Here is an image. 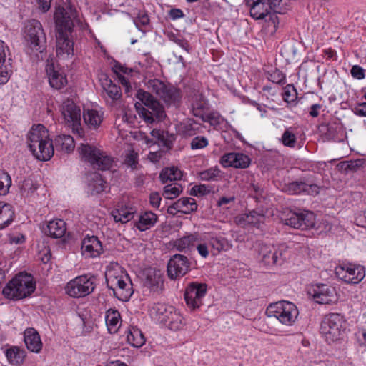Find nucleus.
<instances>
[{
	"label": "nucleus",
	"instance_id": "nucleus-34",
	"mask_svg": "<svg viewBox=\"0 0 366 366\" xmlns=\"http://www.w3.org/2000/svg\"><path fill=\"white\" fill-rule=\"evenodd\" d=\"M83 119L89 128L97 129L102 122V113L96 109H84Z\"/></svg>",
	"mask_w": 366,
	"mask_h": 366
},
{
	"label": "nucleus",
	"instance_id": "nucleus-35",
	"mask_svg": "<svg viewBox=\"0 0 366 366\" xmlns=\"http://www.w3.org/2000/svg\"><path fill=\"white\" fill-rule=\"evenodd\" d=\"M14 212L10 204L0 202V229L8 227L14 220Z\"/></svg>",
	"mask_w": 366,
	"mask_h": 366
},
{
	"label": "nucleus",
	"instance_id": "nucleus-41",
	"mask_svg": "<svg viewBox=\"0 0 366 366\" xmlns=\"http://www.w3.org/2000/svg\"><path fill=\"white\" fill-rule=\"evenodd\" d=\"M120 320V314L117 310L109 309L106 314L105 320L110 332H116Z\"/></svg>",
	"mask_w": 366,
	"mask_h": 366
},
{
	"label": "nucleus",
	"instance_id": "nucleus-14",
	"mask_svg": "<svg viewBox=\"0 0 366 366\" xmlns=\"http://www.w3.org/2000/svg\"><path fill=\"white\" fill-rule=\"evenodd\" d=\"M335 274L347 283L357 284L365 277V269L360 264H344L335 268Z\"/></svg>",
	"mask_w": 366,
	"mask_h": 366
},
{
	"label": "nucleus",
	"instance_id": "nucleus-33",
	"mask_svg": "<svg viewBox=\"0 0 366 366\" xmlns=\"http://www.w3.org/2000/svg\"><path fill=\"white\" fill-rule=\"evenodd\" d=\"M321 131L324 133L327 140H338L339 134L343 133V127L337 121H333L322 125Z\"/></svg>",
	"mask_w": 366,
	"mask_h": 366
},
{
	"label": "nucleus",
	"instance_id": "nucleus-62",
	"mask_svg": "<svg viewBox=\"0 0 366 366\" xmlns=\"http://www.w3.org/2000/svg\"><path fill=\"white\" fill-rule=\"evenodd\" d=\"M124 162L127 165L134 169L137 164V154L134 152L129 153L126 156Z\"/></svg>",
	"mask_w": 366,
	"mask_h": 366
},
{
	"label": "nucleus",
	"instance_id": "nucleus-53",
	"mask_svg": "<svg viewBox=\"0 0 366 366\" xmlns=\"http://www.w3.org/2000/svg\"><path fill=\"white\" fill-rule=\"evenodd\" d=\"M247 218L249 223L252 224L254 226H259V224L263 222L264 216L256 211H252L247 216Z\"/></svg>",
	"mask_w": 366,
	"mask_h": 366
},
{
	"label": "nucleus",
	"instance_id": "nucleus-11",
	"mask_svg": "<svg viewBox=\"0 0 366 366\" xmlns=\"http://www.w3.org/2000/svg\"><path fill=\"white\" fill-rule=\"evenodd\" d=\"M152 311L171 330L176 331L182 328L183 317L172 306L157 304L152 307Z\"/></svg>",
	"mask_w": 366,
	"mask_h": 366
},
{
	"label": "nucleus",
	"instance_id": "nucleus-18",
	"mask_svg": "<svg viewBox=\"0 0 366 366\" xmlns=\"http://www.w3.org/2000/svg\"><path fill=\"white\" fill-rule=\"evenodd\" d=\"M251 16L257 20L265 19L268 22V25H272L274 31H276L279 24L278 17L276 14L271 13L267 3L265 1L259 4L252 2V6L249 7Z\"/></svg>",
	"mask_w": 366,
	"mask_h": 366
},
{
	"label": "nucleus",
	"instance_id": "nucleus-3",
	"mask_svg": "<svg viewBox=\"0 0 366 366\" xmlns=\"http://www.w3.org/2000/svg\"><path fill=\"white\" fill-rule=\"evenodd\" d=\"M36 289V282L31 274L20 272L4 287L3 295L10 300H19L30 296Z\"/></svg>",
	"mask_w": 366,
	"mask_h": 366
},
{
	"label": "nucleus",
	"instance_id": "nucleus-28",
	"mask_svg": "<svg viewBox=\"0 0 366 366\" xmlns=\"http://www.w3.org/2000/svg\"><path fill=\"white\" fill-rule=\"evenodd\" d=\"M24 342L29 350L39 352L42 347V342L38 332L34 328H28L24 332Z\"/></svg>",
	"mask_w": 366,
	"mask_h": 366
},
{
	"label": "nucleus",
	"instance_id": "nucleus-48",
	"mask_svg": "<svg viewBox=\"0 0 366 366\" xmlns=\"http://www.w3.org/2000/svg\"><path fill=\"white\" fill-rule=\"evenodd\" d=\"M169 39L182 48L187 53H189L192 50V47L190 46L188 41L182 37L180 35L171 34L169 36Z\"/></svg>",
	"mask_w": 366,
	"mask_h": 366
},
{
	"label": "nucleus",
	"instance_id": "nucleus-29",
	"mask_svg": "<svg viewBox=\"0 0 366 366\" xmlns=\"http://www.w3.org/2000/svg\"><path fill=\"white\" fill-rule=\"evenodd\" d=\"M152 137L155 139L154 144L157 143L167 149H171L173 147V143L176 139L174 134H170L168 132L154 129L150 132Z\"/></svg>",
	"mask_w": 366,
	"mask_h": 366
},
{
	"label": "nucleus",
	"instance_id": "nucleus-47",
	"mask_svg": "<svg viewBox=\"0 0 366 366\" xmlns=\"http://www.w3.org/2000/svg\"><path fill=\"white\" fill-rule=\"evenodd\" d=\"M220 170L217 168H210L199 173V178L204 181H215L220 177Z\"/></svg>",
	"mask_w": 366,
	"mask_h": 366
},
{
	"label": "nucleus",
	"instance_id": "nucleus-51",
	"mask_svg": "<svg viewBox=\"0 0 366 366\" xmlns=\"http://www.w3.org/2000/svg\"><path fill=\"white\" fill-rule=\"evenodd\" d=\"M134 22L137 28L139 29L140 26H147L149 24V18L148 14L144 11H139L137 14Z\"/></svg>",
	"mask_w": 366,
	"mask_h": 366
},
{
	"label": "nucleus",
	"instance_id": "nucleus-46",
	"mask_svg": "<svg viewBox=\"0 0 366 366\" xmlns=\"http://www.w3.org/2000/svg\"><path fill=\"white\" fill-rule=\"evenodd\" d=\"M11 185V179L10 175L7 172L0 170V194L7 193Z\"/></svg>",
	"mask_w": 366,
	"mask_h": 366
},
{
	"label": "nucleus",
	"instance_id": "nucleus-10",
	"mask_svg": "<svg viewBox=\"0 0 366 366\" xmlns=\"http://www.w3.org/2000/svg\"><path fill=\"white\" fill-rule=\"evenodd\" d=\"M95 280L96 277L92 274L78 276L67 283L66 292L73 297H85L94 291Z\"/></svg>",
	"mask_w": 366,
	"mask_h": 366
},
{
	"label": "nucleus",
	"instance_id": "nucleus-56",
	"mask_svg": "<svg viewBox=\"0 0 366 366\" xmlns=\"http://www.w3.org/2000/svg\"><path fill=\"white\" fill-rule=\"evenodd\" d=\"M269 80L277 84H284L286 81L285 74L277 69L269 74Z\"/></svg>",
	"mask_w": 366,
	"mask_h": 366
},
{
	"label": "nucleus",
	"instance_id": "nucleus-31",
	"mask_svg": "<svg viewBox=\"0 0 366 366\" xmlns=\"http://www.w3.org/2000/svg\"><path fill=\"white\" fill-rule=\"evenodd\" d=\"M66 232V222L60 219L50 221L47 224V230L45 232L51 237L54 239L61 238Z\"/></svg>",
	"mask_w": 366,
	"mask_h": 366
},
{
	"label": "nucleus",
	"instance_id": "nucleus-22",
	"mask_svg": "<svg viewBox=\"0 0 366 366\" xmlns=\"http://www.w3.org/2000/svg\"><path fill=\"white\" fill-rule=\"evenodd\" d=\"M144 286L154 292H159L164 289L162 272L154 268H149L144 271Z\"/></svg>",
	"mask_w": 366,
	"mask_h": 366
},
{
	"label": "nucleus",
	"instance_id": "nucleus-8",
	"mask_svg": "<svg viewBox=\"0 0 366 366\" xmlns=\"http://www.w3.org/2000/svg\"><path fill=\"white\" fill-rule=\"evenodd\" d=\"M147 88L167 105H177L181 100L182 94L179 89L171 84H166L157 79H149L146 84Z\"/></svg>",
	"mask_w": 366,
	"mask_h": 366
},
{
	"label": "nucleus",
	"instance_id": "nucleus-5",
	"mask_svg": "<svg viewBox=\"0 0 366 366\" xmlns=\"http://www.w3.org/2000/svg\"><path fill=\"white\" fill-rule=\"evenodd\" d=\"M107 287L113 291L114 295L121 301H127L133 294L132 283L127 274H119L114 270L106 272Z\"/></svg>",
	"mask_w": 366,
	"mask_h": 366
},
{
	"label": "nucleus",
	"instance_id": "nucleus-15",
	"mask_svg": "<svg viewBox=\"0 0 366 366\" xmlns=\"http://www.w3.org/2000/svg\"><path fill=\"white\" fill-rule=\"evenodd\" d=\"M191 262L182 254L173 255L167 263V275L172 280H176L184 276L189 270Z\"/></svg>",
	"mask_w": 366,
	"mask_h": 366
},
{
	"label": "nucleus",
	"instance_id": "nucleus-23",
	"mask_svg": "<svg viewBox=\"0 0 366 366\" xmlns=\"http://www.w3.org/2000/svg\"><path fill=\"white\" fill-rule=\"evenodd\" d=\"M224 167H232L234 168L245 169L250 163V158L242 153L231 152L224 154L220 160Z\"/></svg>",
	"mask_w": 366,
	"mask_h": 366
},
{
	"label": "nucleus",
	"instance_id": "nucleus-12",
	"mask_svg": "<svg viewBox=\"0 0 366 366\" xmlns=\"http://www.w3.org/2000/svg\"><path fill=\"white\" fill-rule=\"evenodd\" d=\"M282 221L286 224L295 229H308L315 226V215L312 212L298 209L289 211Z\"/></svg>",
	"mask_w": 366,
	"mask_h": 366
},
{
	"label": "nucleus",
	"instance_id": "nucleus-37",
	"mask_svg": "<svg viewBox=\"0 0 366 366\" xmlns=\"http://www.w3.org/2000/svg\"><path fill=\"white\" fill-rule=\"evenodd\" d=\"M89 187L92 194H98L105 191L107 187V183L103 179L100 174L94 172L92 175Z\"/></svg>",
	"mask_w": 366,
	"mask_h": 366
},
{
	"label": "nucleus",
	"instance_id": "nucleus-7",
	"mask_svg": "<svg viewBox=\"0 0 366 366\" xmlns=\"http://www.w3.org/2000/svg\"><path fill=\"white\" fill-rule=\"evenodd\" d=\"M269 317H275L282 324L292 325L296 320L299 312L296 305L288 301L271 303L266 310Z\"/></svg>",
	"mask_w": 366,
	"mask_h": 366
},
{
	"label": "nucleus",
	"instance_id": "nucleus-60",
	"mask_svg": "<svg viewBox=\"0 0 366 366\" xmlns=\"http://www.w3.org/2000/svg\"><path fill=\"white\" fill-rule=\"evenodd\" d=\"M355 221L357 226L366 228V210L357 212L355 214Z\"/></svg>",
	"mask_w": 366,
	"mask_h": 366
},
{
	"label": "nucleus",
	"instance_id": "nucleus-30",
	"mask_svg": "<svg viewBox=\"0 0 366 366\" xmlns=\"http://www.w3.org/2000/svg\"><path fill=\"white\" fill-rule=\"evenodd\" d=\"M204 126L197 121L189 119L182 123L179 127L180 133L184 137H193L203 132Z\"/></svg>",
	"mask_w": 366,
	"mask_h": 366
},
{
	"label": "nucleus",
	"instance_id": "nucleus-36",
	"mask_svg": "<svg viewBox=\"0 0 366 366\" xmlns=\"http://www.w3.org/2000/svg\"><path fill=\"white\" fill-rule=\"evenodd\" d=\"M157 221V214L152 212H146L139 217L135 225L139 230L144 232L152 227Z\"/></svg>",
	"mask_w": 366,
	"mask_h": 366
},
{
	"label": "nucleus",
	"instance_id": "nucleus-61",
	"mask_svg": "<svg viewBox=\"0 0 366 366\" xmlns=\"http://www.w3.org/2000/svg\"><path fill=\"white\" fill-rule=\"evenodd\" d=\"M352 77L357 79H362L365 78V70L358 65H355L350 71Z\"/></svg>",
	"mask_w": 366,
	"mask_h": 366
},
{
	"label": "nucleus",
	"instance_id": "nucleus-40",
	"mask_svg": "<svg viewBox=\"0 0 366 366\" xmlns=\"http://www.w3.org/2000/svg\"><path fill=\"white\" fill-rule=\"evenodd\" d=\"M6 356L9 362L15 365L22 363L24 359V352L16 347L6 350Z\"/></svg>",
	"mask_w": 366,
	"mask_h": 366
},
{
	"label": "nucleus",
	"instance_id": "nucleus-59",
	"mask_svg": "<svg viewBox=\"0 0 366 366\" xmlns=\"http://www.w3.org/2000/svg\"><path fill=\"white\" fill-rule=\"evenodd\" d=\"M52 0H34L35 6L43 13L47 12L50 8Z\"/></svg>",
	"mask_w": 366,
	"mask_h": 366
},
{
	"label": "nucleus",
	"instance_id": "nucleus-42",
	"mask_svg": "<svg viewBox=\"0 0 366 366\" xmlns=\"http://www.w3.org/2000/svg\"><path fill=\"white\" fill-rule=\"evenodd\" d=\"M269 8L273 14H285L289 9L290 0H267Z\"/></svg>",
	"mask_w": 366,
	"mask_h": 366
},
{
	"label": "nucleus",
	"instance_id": "nucleus-4",
	"mask_svg": "<svg viewBox=\"0 0 366 366\" xmlns=\"http://www.w3.org/2000/svg\"><path fill=\"white\" fill-rule=\"evenodd\" d=\"M78 149L84 161L89 162L94 169L106 171L113 167L114 158L103 150L88 144H81Z\"/></svg>",
	"mask_w": 366,
	"mask_h": 366
},
{
	"label": "nucleus",
	"instance_id": "nucleus-13",
	"mask_svg": "<svg viewBox=\"0 0 366 366\" xmlns=\"http://www.w3.org/2000/svg\"><path fill=\"white\" fill-rule=\"evenodd\" d=\"M61 111L65 122L69 126H71L73 130L80 134L82 132L80 107L72 99H67L63 102Z\"/></svg>",
	"mask_w": 366,
	"mask_h": 366
},
{
	"label": "nucleus",
	"instance_id": "nucleus-58",
	"mask_svg": "<svg viewBox=\"0 0 366 366\" xmlns=\"http://www.w3.org/2000/svg\"><path fill=\"white\" fill-rule=\"evenodd\" d=\"M210 244L214 249L220 252L224 247L225 239L222 237H212L210 239Z\"/></svg>",
	"mask_w": 366,
	"mask_h": 366
},
{
	"label": "nucleus",
	"instance_id": "nucleus-38",
	"mask_svg": "<svg viewBox=\"0 0 366 366\" xmlns=\"http://www.w3.org/2000/svg\"><path fill=\"white\" fill-rule=\"evenodd\" d=\"M102 86L104 91L106 92L112 100L115 101L121 98L122 90L120 86L113 84L111 79H109L107 77H106L102 81Z\"/></svg>",
	"mask_w": 366,
	"mask_h": 366
},
{
	"label": "nucleus",
	"instance_id": "nucleus-20",
	"mask_svg": "<svg viewBox=\"0 0 366 366\" xmlns=\"http://www.w3.org/2000/svg\"><path fill=\"white\" fill-rule=\"evenodd\" d=\"M136 97L153 111V114L158 121H162L167 117L164 106L150 93L139 89L136 94Z\"/></svg>",
	"mask_w": 366,
	"mask_h": 366
},
{
	"label": "nucleus",
	"instance_id": "nucleus-32",
	"mask_svg": "<svg viewBox=\"0 0 366 366\" xmlns=\"http://www.w3.org/2000/svg\"><path fill=\"white\" fill-rule=\"evenodd\" d=\"M208 109V102L202 94H196L192 103V111L194 116L202 118Z\"/></svg>",
	"mask_w": 366,
	"mask_h": 366
},
{
	"label": "nucleus",
	"instance_id": "nucleus-6",
	"mask_svg": "<svg viewBox=\"0 0 366 366\" xmlns=\"http://www.w3.org/2000/svg\"><path fill=\"white\" fill-rule=\"evenodd\" d=\"M345 330V320L338 313H330L325 316L320 325V333L328 343L342 338Z\"/></svg>",
	"mask_w": 366,
	"mask_h": 366
},
{
	"label": "nucleus",
	"instance_id": "nucleus-25",
	"mask_svg": "<svg viewBox=\"0 0 366 366\" xmlns=\"http://www.w3.org/2000/svg\"><path fill=\"white\" fill-rule=\"evenodd\" d=\"M103 251L101 242L96 236L86 237L81 243V252L86 257H99Z\"/></svg>",
	"mask_w": 366,
	"mask_h": 366
},
{
	"label": "nucleus",
	"instance_id": "nucleus-63",
	"mask_svg": "<svg viewBox=\"0 0 366 366\" xmlns=\"http://www.w3.org/2000/svg\"><path fill=\"white\" fill-rule=\"evenodd\" d=\"M162 198L158 192H152L149 196V202L153 207L158 208L160 205Z\"/></svg>",
	"mask_w": 366,
	"mask_h": 366
},
{
	"label": "nucleus",
	"instance_id": "nucleus-54",
	"mask_svg": "<svg viewBox=\"0 0 366 366\" xmlns=\"http://www.w3.org/2000/svg\"><path fill=\"white\" fill-rule=\"evenodd\" d=\"M37 189V185L33 182L30 179H26L23 181L21 185V190L23 193L29 194L33 193Z\"/></svg>",
	"mask_w": 366,
	"mask_h": 366
},
{
	"label": "nucleus",
	"instance_id": "nucleus-64",
	"mask_svg": "<svg viewBox=\"0 0 366 366\" xmlns=\"http://www.w3.org/2000/svg\"><path fill=\"white\" fill-rule=\"evenodd\" d=\"M169 174V176H171V179L173 181H176L178 179H180L182 178V172L178 169L177 167H171V168H166Z\"/></svg>",
	"mask_w": 366,
	"mask_h": 366
},
{
	"label": "nucleus",
	"instance_id": "nucleus-26",
	"mask_svg": "<svg viewBox=\"0 0 366 366\" xmlns=\"http://www.w3.org/2000/svg\"><path fill=\"white\" fill-rule=\"evenodd\" d=\"M197 209L196 201L190 197H182L173 203L168 208L169 214H174L177 211L183 214H189Z\"/></svg>",
	"mask_w": 366,
	"mask_h": 366
},
{
	"label": "nucleus",
	"instance_id": "nucleus-49",
	"mask_svg": "<svg viewBox=\"0 0 366 366\" xmlns=\"http://www.w3.org/2000/svg\"><path fill=\"white\" fill-rule=\"evenodd\" d=\"M208 139L203 136H197L193 138L190 142V147L192 149H201L208 146Z\"/></svg>",
	"mask_w": 366,
	"mask_h": 366
},
{
	"label": "nucleus",
	"instance_id": "nucleus-2",
	"mask_svg": "<svg viewBox=\"0 0 366 366\" xmlns=\"http://www.w3.org/2000/svg\"><path fill=\"white\" fill-rule=\"evenodd\" d=\"M78 17L76 9L71 6L58 7L54 13L56 24V52L60 59H67L74 54V42L71 39L74 21Z\"/></svg>",
	"mask_w": 366,
	"mask_h": 366
},
{
	"label": "nucleus",
	"instance_id": "nucleus-9",
	"mask_svg": "<svg viewBox=\"0 0 366 366\" xmlns=\"http://www.w3.org/2000/svg\"><path fill=\"white\" fill-rule=\"evenodd\" d=\"M25 39L33 51L43 53L47 47V41L42 25L38 20H29L25 26Z\"/></svg>",
	"mask_w": 366,
	"mask_h": 366
},
{
	"label": "nucleus",
	"instance_id": "nucleus-45",
	"mask_svg": "<svg viewBox=\"0 0 366 366\" xmlns=\"http://www.w3.org/2000/svg\"><path fill=\"white\" fill-rule=\"evenodd\" d=\"M201 119L203 122H208L211 126L214 127H218L224 121V119L219 113L215 112L204 114Z\"/></svg>",
	"mask_w": 366,
	"mask_h": 366
},
{
	"label": "nucleus",
	"instance_id": "nucleus-1",
	"mask_svg": "<svg viewBox=\"0 0 366 366\" xmlns=\"http://www.w3.org/2000/svg\"><path fill=\"white\" fill-rule=\"evenodd\" d=\"M28 144L33 154L41 161L49 160L54 155V147L69 152L74 148V141L71 136L58 135L54 140V145L49 138V131L42 124L32 127L28 134Z\"/></svg>",
	"mask_w": 366,
	"mask_h": 366
},
{
	"label": "nucleus",
	"instance_id": "nucleus-43",
	"mask_svg": "<svg viewBox=\"0 0 366 366\" xmlns=\"http://www.w3.org/2000/svg\"><path fill=\"white\" fill-rule=\"evenodd\" d=\"M182 187L177 183H172L166 185L163 189L162 195L169 199L177 197L182 192Z\"/></svg>",
	"mask_w": 366,
	"mask_h": 366
},
{
	"label": "nucleus",
	"instance_id": "nucleus-21",
	"mask_svg": "<svg viewBox=\"0 0 366 366\" xmlns=\"http://www.w3.org/2000/svg\"><path fill=\"white\" fill-rule=\"evenodd\" d=\"M313 298L318 304H332L337 301L335 287L327 285H317L313 290Z\"/></svg>",
	"mask_w": 366,
	"mask_h": 366
},
{
	"label": "nucleus",
	"instance_id": "nucleus-19",
	"mask_svg": "<svg viewBox=\"0 0 366 366\" xmlns=\"http://www.w3.org/2000/svg\"><path fill=\"white\" fill-rule=\"evenodd\" d=\"M50 86L56 90L64 87L68 81L65 73L56 66L53 59H47L45 68Z\"/></svg>",
	"mask_w": 366,
	"mask_h": 366
},
{
	"label": "nucleus",
	"instance_id": "nucleus-16",
	"mask_svg": "<svg viewBox=\"0 0 366 366\" xmlns=\"http://www.w3.org/2000/svg\"><path fill=\"white\" fill-rule=\"evenodd\" d=\"M207 285L205 283L193 282L188 285L184 292V299L187 306L196 310L202 305V299L206 295Z\"/></svg>",
	"mask_w": 366,
	"mask_h": 366
},
{
	"label": "nucleus",
	"instance_id": "nucleus-39",
	"mask_svg": "<svg viewBox=\"0 0 366 366\" xmlns=\"http://www.w3.org/2000/svg\"><path fill=\"white\" fill-rule=\"evenodd\" d=\"M127 340L134 347H140L145 343V337L142 331L137 327H132L127 334Z\"/></svg>",
	"mask_w": 366,
	"mask_h": 366
},
{
	"label": "nucleus",
	"instance_id": "nucleus-24",
	"mask_svg": "<svg viewBox=\"0 0 366 366\" xmlns=\"http://www.w3.org/2000/svg\"><path fill=\"white\" fill-rule=\"evenodd\" d=\"M6 49L9 51L5 43L0 40V84H6L12 73L11 59H6Z\"/></svg>",
	"mask_w": 366,
	"mask_h": 366
},
{
	"label": "nucleus",
	"instance_id": "nucleus-27",
	"mask_svg": "<svg viewBox=\"0 0 366 366\" xmlns=\"http://www.w3.org/2000/svg\"><path fill=\"white\" fill-rule=\"evenodd\" d=\"M200 235L194 233L184 236L182 238L177 239L174 242V247L179 252H187L193 249L197 243L201 242Z\"/></svg>",
	"mask_w": 366,
	"mask_h": 366
},
{
	"label": "nucleus",
	"instance_id": "nucleus-57",
	"mask_svg": "<svg viewBox=\"0 0 366 366\" xmlns=\"http://www.w3.org/2000/svg\"><path fill=\"white\" fill-rule=\"evenodd\" d=\"M210 192L209 186L205 184L196 185L191 189V194L194 196H203Z\"/></svg>",
	"mask_w": 366,
	"mask_h": 366
},
{
	"label": "nucleus",
	"instance_id": "nucleus-17",
	"mask_svg": "<svg viewBox=\"0 0 366 366\" xmlns=\"http://www.w3.org/2000/svg\"><path fill=\"white\" fill-rule=\"evenodd\" d=\"M286 249L284 246L275 247L269 244H262L259 254L265 264L281 265L285 260L284 253Z\"/></svg>",
	"mask_w": 366,
	"mask_h": 366
},
{
	"label": "nucleus",
	"instance_id": "nucleus-52",
	"mask_svg": "<svg viewBox=\"0 0 366 366\" xmlns=\"http://www.w3.org/2000/svg\"><path fill=\"white\" fill-rule=\"evenodd\" d=\"M306 183L304 182H292L288 185V192L293 194L305 192Z\"/></svg>",
	"mask_w": 366,
	"mask_h": 366
},
{
	"label": "nucleus",
	"instance_id": "nucleus-50",
	"mask_svg": "<svg viewBox=\"0 0 366 366\" xmlns=\"http://www.w3.org/2000/svg\"><path fill=\"white\" fill-rule=\"evenodd\" d=\"M281 141L285 146L294 147L296 143V137L292 132L286 129L282 136Z\"/></svg>",
	"mask_w": 366,
	"mask_h": 366
},
{
	"label": "nucleus",
	"instance_id": "nucleus-55",
	"mask_svg": "<svg viewBox=\"0 0 366 366\" xmlns=\"http://www.w3.org/2000/svg\"><path fill=\"white\" fill-rule=\"evenodd\" d=\"M297 91L292 85H287L283 94V99L287 102H293L297 97Z\"/></svg>",
	"mask_w": 366,
	"mask_h": 366
},
{
	"label": "nucleus",
	"instance_id": "nucleus-44",
	"mask_svg": "<svg viewBox=\"0 0 366 366\" xmlns=\"http://www.w3.org/2000/svg\"><path fill=\"white\" fill-rule=\"evenodd\" d=\"M114 219L117 222L126 223L134 217V212L125 209H117L112 213Z\"/></svg>",
	"mask_w": 366,
	"mask_h": 366
}]
</instances>
